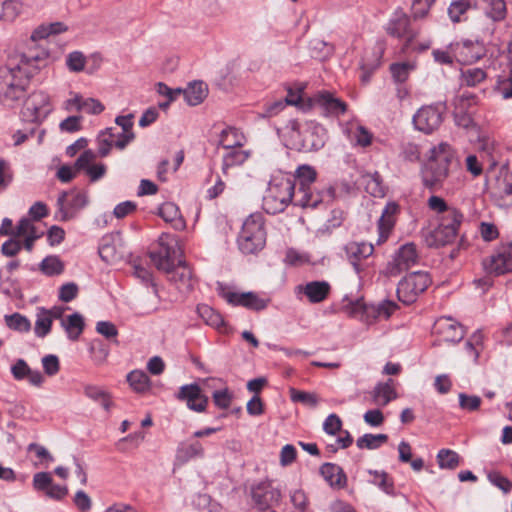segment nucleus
Wrapping results in <instances>:
<instances>
[{
    "label": "nucleus",
    "instance_id": "nucleus-1",
    "mask_svg": "<svg viewBox=\"0 0 512 512\" xmlns=\"http://www.w3.org/2000/svg\"><path fill=\"white\" fill-rule=\"evenodd\" d=\"M29 72L24 66H17L14 60L0 67V104L13 108L27 94L30 84Z\"/></svg>",
    "mask_w": 512,
    "mask_h": 512
},
{
    "label": "nucleus",
    "instance_id": "nucleus-2",
    "mask_svg": "<svg viewBox=\"0 0 512 512\" xmlns=\"http://www.w3.org/2000/svg\"><path fill=\"white\" fill-rule=\"evenodd\" d=\"M454 158V150L442 142L430 150L427 164L422 170V182L425 187L435 189L441 187L449 175V166Z\"/></svg>",
    "mask_w": 512,
    "mask_h": 512
},
{
    "label": "nucleus",
    "instance_id": "nucleus-3",
    "mask_svg": "<svg viewBox=\"0 0 512 512\" xmlns=\"http://www.w3.org/2000/svg\"><path fill=\"white\" fill-rule=\"evenodd\" d=\"M295 180L290 175L274 176L263 197V208L268 214L283 212L292 203L296 206Z\"/></svg>",
    "mask_w": 512,
    "mask_h": 512
},
{
    "label": "nucleus",
    "instance_id": "nucleus-4",
    "mask_svg": "<svg viewBox=\"0 0 512 512\" xmlns=\"http://www.w3.org/2000/svg\"><path fill=\"white\" fill-rule=\"evenodd\" d=\"M295 180L296 206L301 208H316L323 201V193L312 189L316 181V170L309 165H302L296 170L295 175H290Z\"/></svg>",
    "mask_w": 512,
    "mask_h": 512
},
{
    "label": "nucleus",
    "instance_id": "nucleus-5",
    "mask_svg": "<svg viewBox=\"0 0 512 512\" xmlns=\"http://www.w3.org/2000/svg\"><path fill=\"white\" fill-rule=\"evenodd\" d=\"M265 241L264 218L260 213H253L242 225L238 237L239 248L245 254H253L264 247Z\"/></svg>",
    "mask_w": 512,
    "mask_h": 512
},
{
    "label": "nucleus",
    "instance_id": "nucleus-6",
    "mask_svg": "<svg viewBox=\"0 0 512 512\" xmlns=\"http://www.w3.org/2000/svg\"><path fill=\"white\" fill-rule=\"evenodd\" d=\"M431 284V278L427 272L416 271L406 275L397 286V297L402 303L409 305L416 301Z\"/></svg>",
    "mask_w": 512,
    "mask_h": 512
},
{
    "label": "nucleus",
    "instance_id": "nucleus-7",
    "mask_svg": "<svg viewBox=\"0 0 512 512\" xmlns=\"http://www.w3.org/2000/svg\"><path fill=\"white\" fill-rule=\"evenodd\" d=\"M486 186L494 200L501 202L511 198L512 202V173L506 165H502L497 171L489 172Z\"/></svg>",
    "mask_w": 512,
    "mask_h": 512
},
{
    "label": "nucleus",
    "instance_id": "nucleus-8",
    "mask_svg": "<svg viewBox=\"0 0 512 512\" xmlns=\"http://www.w3.org/2000/svg\"><path fill=\"white\" fill-rule=\"evenodd\" d=\"M445 107L442 104L422 106L413 116L415 128L425 134L438 130L444 119Z\"/></svg>",
    "mask_w": 512,
    "mask_h": 512
},
{
    "label": "nucleus",
    "instance_id": "nucleus-9",
    "mask_svg": "<svg viewBox=\"0 0 512 512\" xmlns=\"http://www.w3.org/2000/svg\"><path fill=\"white\" fill-rule=\"evenodd\" d=\"M52 111L50 97L43 91H36L26 99L22 110L23 117L32 123H40Z\"/></svg>",
    "mask_w": 512,
    "mask_h": 512
},
{
    "label": "nucleus",
    "instance_id": "nucleus-10",
    "mask_svg": "<svg viewBox=\"0 0 512 512\" xmlns=\"http://www.w3.org/2000/svg\"><path fill=\"white\" fill-rule=\"evenodd\" d=\"M251 497L255 506L265 511L279 505L282 493L279 488L272 485L269 480L261 481L251 487Z\"/></svg>",
    "mask_w": 512,
    "mask_h": 512
},
{
    "label": "nucleus",
    "instance_id": "nucleus-11",
    "mask_svg": "<svg viewBox=\"0 0 512 512\" xmlns=\"http://www.w3.org/2000/svg\"><path fill=\"white\" fill-rule=\"evenodd\" d=\"M220 295L232 306H241L256 312L266 309L270 302L269 298H262L255 292L237 293L222 286Z\"/></svg>",
    "mask_w": 512,
    "mask_h": 512
},
{
    "label": "nucleus",
    "instance_id": "nucleus-12",
    "mask_svg": "<svg viewBox=\"0 0 512 512\" xmlns=\"http://www.w3.org/2000/svg\"><path fill=\"white\" fill-rule=\"evenodd\" d=\"M309 106L319 111L325 117H338L347 110V105L342 100L335 98L328 91H321L309 98Z\"/></svg>",
    "mask_w": 512,
    "mask_h": 512
},
{
    "label": "nucleus",
    "instance_id": "nucleus-13",
    "mask_svg": "<svg viewBox=\"0 0 512 512\" xmlns=\"http://www.w3.org/2000/svg\"><path fill=\"white\" fill-rule=\"evenodd\" d=\"M455 59L464 65L472 64L485 55L484 43L476 40H463L449 45Z\"/></svg>",
    "mask_w": 512,
    "mask_h": 512
},
{
    "label": "nucleus",
    "instance_id": "nucleus-14",
    "mask_svg": "<svg viewBox=\"0 0 512 512\" xmlns=\"http://www.w3.org/2000/svg\"><path fill=\"white\" fill-rule=\"evenodd\" d=\"M386 32L396 38H406L403 49L408 48L410 43L417 37L418 32L410 27V18L402 10H396L389 20Z\"/></svg>",
    "mask_w": 512,
    "mask_h": 512
},
{
    "label": "nucleus",
    "instance_id": "nucleus-15",
    "mask_svg": "<svg viewBox=\"0 0 512 512\" xmlns=\"http://www.w3.org/2000/svg\"><path fill=\"white\" fill-rule=\"evenodd\" d=\"M418 260V253L414 243L402 245L395 253L393 260L388 263L387 272L391 276H397L415 265Z\"/></svg>",
    "mask_w": 512,
    "mask_h": 512
},
{
    "label": "nucleus",
    "instance_id": "nucleus-16",
    "mask_svg": "<svg viewBox=\"0 0 512 512\" xmlns=\"http://www.w3.org/2000/svg\"><path fill=\"white\" fill-rule=\"evenodd\" d=\"M176 398L186 403L187 407L197 413L205 412L209 399L203 394L197 383L183 385L179 388Z\"/></svg>",
    "mask_w": 512,
    "mask_h": 512
},
{
    "label": "nucleus",
    "instance_id": "nucleus-17",
    "mask_svg": "<svg viewBox=\"0 0 512 512\" xmlns=\"http://www.w3.org/2000/svg\"><path fill=\"white\" fill-rule=\"evenodd\" d=\"M325 129L320 125L309 126L303 131L294 147L302 152L318 151L325 145Z\"/></svg>",
    "mask_w": 512,
    "mask_h": 512
},
{
    "label": "nucleus",
    "instance_id": "nucleus-18",
    "mask_svg": "<svg viewBox=\"0 0 512 512\" xmlns=\"http://www.w3.org/2000/svg\"><path fill=\"white\" fill-rule=\"evenodd\" d=\"M505 245H501L483 260V268L488 274L496 276L512 272V262L509 259Z\"/></svg>",
    "mask_w": 512,
    "mask_h": 512
},
{
    "label": "nucleus",
    "instance_id": "nucleus-19",
    "mask_svg": "<svg viewBox=\"0 0 512 512\" xmlns=\"http://www.w3.org/2000/svg\"><path fill=\"white\" fill-rule=\"evenodd\" d=\"M343 250L348 261L359 273L361 271L360 262L373 254L374 246L371 243L351 241L344 245Z\"/></svg>",
    "mask_w": 512,
    "mask_h": 512
},
{
    "label": "nucleus",
    "instance_id": "nucleus-20",
    "mask_svg": "<svg viewBox=\"0 0 512 512\" xmlns=\"http://www.w3.org/2000/svg\"><path fill=\"white\" fill-rule=\"evenodd\" d=\"M434 330L444 341L458 343L465 336V330L462 325L451 318H441L436 321Z\"/></svg>",
    "mask_w": 512,
    "mask_h": 512
},
{
    "label": "nucleus",
    "instance_id": "nucleus-21",
    "mask_svg": "<svg viewBox=\"0 0 512 512\" xmlns=\"http://www.w3.org/2000/svg\"><path fill=\"white\" fill-rule=\"evenodd\" d=\"M96 155L91 150H85L76 160L75 169L85 170L92 182L98 181L106 173V165L103 163L91 165Z\"/></svg>",
    "mask_w": 512,
    "mask_h": 512
},
{
    "label": "nucleus",
    "instance_id": "nucleus-22",
    "mask_svg": "<svg viewBox=\"0 0 512 512\" xmlns=\"http://www.w3.org/2000/svg\"><path fill=\"white\" fill-rule=\"evenodd\" d=\"M299 293L304 294L312 304L323 302L331 292V285L327 281H310L305 285L296 287Z\"/></svg>",
    "mask_w": 512,
    "mask_h": 512
},
{
    "label": "nucleus",
    "instance_id": "nucleus-23",
    "mask_svg": "<svg viewBox=\"0 0 512 512\" xmlns=\"http://www.w3.org/2000/svg\"><path fill=\"white\" fill-rule=\"evenodd\" d=\"M68 195V192L63 191L57 199V206L59 208L62 221H67L71 218L72 215L69 213V210H72L73 212L78 211L84 208L88 202L87 195L85 193L72 191L70 193L71 199L69 200L68 209H66L65 201Z\"/></svg>",
    "mask_w": 512,
    "mask_h": 512
},
{
    "label": "nucleus",
    "instance_id": "nucleus-24",
    "mask_svg": "<svg viewBox=\"0 0 512 512\" xmlns=\"http://www.w3.org/2000/svg\"><path fill=\"white\" fill-rule=\"evenodd\" d=\"M152 263L158 270L170 271L175 265V249L169 244L159 243L157 249L149 252Z\"/></svg>",
    "mask_w": 512,
    "mask_h": 512
},
{
    "label": "nucleus",
    "instance_id": "nucleus-25",
    "mask_svg": "<svg viewBox=\"0 0 512 512\" xmlns=\"http://www.w3.org/2000/svg\"><path fill=\"white\" fill-rule=\"evenodd\" d=\"M456 234L446 225H440L432 230L423 232V238L429 248H440L451 244L456 239Z\"/></svg>",
    "mask_w": 512,
    "mask_h": 512
},
{
    "label": "nucleus",
    "instance_id": "nucleus-26",
    "mask_svg": "<svg viewBox=\"0 0 512 512\" xmlns=\"http://www.w3.org/2000/svg\"><path fill=\"white\" fill-rule=\"evenodd\" d=\"M169 280L174 282L177 289L182 292H189L193 288V275L186 263L179 261L170 271L166 272Z\"/></svg>",
    "mask_w": 512,
    "mask_h": 512
},
{
    "label": "nucleus",
    "instance_id": "nucleus-27",
    "mask_svg": "<svg viewBox=\"0 0 512 512\" xmlns=\"http://www.w3.org/2000/svg\"><path fill=\"white\" fill-rule=\"evenodd\" d=\"M398 309L396 302L391 300H384L377 305H363V315L366 316L367 322H372L377 319L387 320Z\"/></svg>",
    "mask_w": 512,
    "mask_h": 512
},
{
    "label": "nucleus",
    "instance_id": "nucleus-28",
    "mask_svg": "<svg viewBox=\"0 0 512 512\" xmlns=\"http://www.w3.org/2000/svg\"><path fill=\"white\" fill-rule=\"evenodd\" d=\"M399 211V205L395 202H389L384 207L381 217L378 221V229H379V242L381 240H386L389 233L393 229L395 225V217Z\"/></svg>",
    "mask_w": 512,
    "mask_h": 512
},
{
    "label": "nucleus",
    "instance_id": "nucleus-29",
    "mask_svg": "<svg viewBox=\"0 0 512 512\" xmlns=\"http://www.w3.org/2000/svg\"><path fill=\"white\" fill-rule=\"evenodd\" d=\"M49 54L42 50L37 53L21 55L18 61H15L17 66H24L25 71L29 72V78L31 79L37 70L41 69L47 64Z\"/></svg>",
    "mask_w": 512,
    "mask_h": 512
},
{
    "label": "nucleus",
    "instance_id": "nucleus-30",
    "mask_svg": "<svg viewBox=\"0 0 512 512\" xmlns=\"http://www.w3.org/2000/svg\"><path fill=\"white\" fill-rule=\"evenodd\" d=\"M320 474L330 486L338 489L344 488L347 484V477L343 469L334 463H324L320 467Z\"/></svg>",
    "mask_w": 512,
    "mask_h": 512
},
{
    "label": "nucleus",
    "instance_id": "nucleus-31",
    "mask_svg": "<svg viewBox=\"0 0 512 512\" xmlns=\"http://www.w3.org/2000/svg\"><path fill=\"white\" fill-rule=\"evenodd\" d=\"M205 450L202 444L195 440L192 442L181 443L176 451V460L179 463H186L193 458H203Z\"/></svg>",
    "mask_w": 512,
    "mask_h": 512
},
{
    "label": "nucleus",
    "instance_id": "nucleus-32",
    "mask_svg": "<svg viewBox=\"0 0 512 512\" xmlns=\"http://www.w3.org/2000/svg\"><path fill=\"white\" fill-rule=\"evenodd\" d=\"M251 152L242 148L229 149L223 154L222 172L228 174L230 168L241 166L250 157Z\"/></svg>",
    "mask_w": 512,
    "mask_h": 512
},
{
    "label": "nucleus",
    "instance_id": "nucleus-33",
    "mask_svg": "<svg viewBox=\"0 0 512 512\" xmlns=\"http://www.w3.org/2000/svg\"><path fill=\"white\" fill-rule=\"evenodd\" d=\"M373 401L380 406H386L389 402L397 398L396 390L393 386V380L379 382L372 392Z\"/></svg>",
    "mask_w": 512,
    "mask_h": 512
},
{
    "label": "nucleus",
    "instance_id": "nucleus-34",
    "mask_svg": "<svg viewBox=\"0 0 512 512\" xmlns=\"http://www.w3.org/2000/svg\"><path fill=\"white\" fill-rule=\"evenodd\" d=\"M246 142L244 135L234 127L223 129L219 135L218 145L225 150L242 148Z\"/></svg>",
    "mask_w": 512,
    "mask_h": 512
},
{
    "label": "nucleus",
    "instance_id": "nucleus-35",
    "mask_svg": "<svg viewBox=\"0 0 512 512\" xmlns=\"http://www.w3.org/2000/svg\"><path fill=\"white\" fill-rule=\"evenodd\" d=\"M61 326L66 331L67 337L72 341H76L85 328L84 318L80 313L75 312L62 319Z\"/></svg>",
    "mask_w": 512,
    "mask_h": 512
},
{
    "label": "nucleus",
    "instance_id": "nucleus-36",
    "mask_svg": "<svg viewBox=\"0 0 512 512\" xmlns=\"http://www.w3.org/2000/svg\"><path fill=\"white\" fill-rule=\"evenodd\" d=\"M182 94L190 106L199 105L207 96V85L202 81H195L182 89Z\"/></svg>",
    "mask_w": 512,
    "mask_h": 512
},
{
    "label": "nucleus",
    "instance_id": "nucleus-37",
    "mask_svg": "<svg viewBox=\"0 0 512 512\" xmlns=\"http://www.w3.org/2000/svg\"><path fill=\"white\" fill-rule=\"evenodd\" d=\"M158 215L166 222L173 224L177 230L183 229L185 223L181 218L179 208L172 202H165L159 207Z\"/></svg>",
    "mask_w": 512,
    "mask_h": 512
},
{
    "label": "nucleus",
    "instance_id": "nucleus-38",
    "mask_svg": "<svg viewBox=\"0 0 512 512\" xmlns=\"http://www.w3.org/2000/svg\"><path fill=\"white\" fill-rule=\"evenodd\" d=\"M127 382L136 393H145L151 388V380L142 370H133L128 373Z\"/></svg>",
    "mask_w": 512,
    "mask_h": 512
},
{
    "label": "nucleus",
    "instance_id": "nucleus-39",
    "mask_svg": "<svg viewBox=\"0 0 512 512\" xmlns=\"http://www.w3.org/2000/svg\"><path fill=\"white\" fill-rule=\"evenodd\" d=\"M475 6L474 0H455L448 8V15L452 22L458 23L465 20V14Z\"/></svg>",
    "mask_w": 512,
    "mask_h": 512
},
{
    "label": "nucleus",
    "instance_id": "nucleus-40",
    "mask_svg": "<svg viewBox=\"0 0 512 512\" xmlns=\"http://www.w3.org/2000/svg\"><path fill=\"white\" fill-rule=\"evenodd\" d=\"M463 220V213L455 207L449 209L443 216H438V223L440 225H446L452 230V233L456 234V236L459 233V229Z\"/></svg>",
    "mask_w": 512,
    "mask_h": 512
},
{
    "label": "nucleus",
    "instance_id": "nucleus-41",
    "mask_svg": "<svg viewBox=\"0 0 512 512\" xmlns=\"http://www.w3.org/2000/svg\"><path fill=\"white\" fill-rule=\"evenodd\" d=\"M39 269L46 276H56L64 271V263L58 256L50 255L41 261Z\"/></svg>",
    "mask_w": 512,
    "mask_h": 512
},
{
    "label": "nucleus",
    "instance_id": "nucleus-42",
    "mask_svg": "<svg viewBox=\"0 0 512 512\" xmlns=\"http://www.w3.org/2000/svg\"><path fill=\"white\" fill-rule=\"evenodd\" d=\"M485 3V13L494 22H499L506 18L507 7L504 0H485Z\"/></svg>",
    "mask_w": 512,
    "mask_h": 512
},
{
    "label": "nucleus",
    "instance_id": "nucleus-43",
    "mask_svg": "<svg viewBox=\"0 0 512 512\" xmlns=\"http://www.w3.org/2000/svg\"><path fill=\"white\" fill-rule=\"evenodd\" d=\"M197 313L207 325L219 328L224 324L222 316L207 304H199Z\"/></svg>",
    "mask_w": 512,
    "mask_h": 512
},
{
    "label": "nucleus",
    "instance_id": "nucleus-44",
    "mask_svg": "<svg viewBox=\"0 0 512 512\" xmlns=\"http://www.w3.org/2000/svg\"><path fill=\"white\" fill-rule=\"evenodd\" d=\"M486 77V71L481 68H467L461 71V84L468 87H475L482 83Z\"/></svg>",
    "mask_w": 512,
    "mask_h": 512
},
{
    "label": "nucleus",
    "instance_id": "nucleus-45",
    "mask_svg": "<svg viewBox=\"0 0 512 512\" xmlns=\"http://www.w3.org/2000/svg\"><path fill=\"white\" fill-rule=\"evenodd\" d=\"M387 440L388 436L386 434L367 433L357 439L356 445L359 449L374 450L386 443Z\"/></svg>",
    "mask_w": 512,
    "mask_h": 512
},
{
    "label": "nucleus",
    "instance_id": "nucleus-46",
    "mask_svg": "<svg viewBox=\"0 0 512 512\" xmlns=\"http://www.w3.org/2000/svg\"><path fill=\"white\" fill-rule=\"evenodd\" d=\"M84 394L93 401H98L99 399L103 400V408L108 412L110 411L113 402L111 399V395L102 389L101 387L94 385H87L84 388Z\"/></svg>",
    "mask_w": 512,
    "mask_h": 512
},
{
    "label": "nucleus",
    "instance_id": "nucleus-47",
    "mask_svg": "<svg viewBox=\"0 0 512 512\" xmlns=\"http://www.w3.org/2000/svg\"><path fill=\"white\" fill-rule=\"evenodd\" d=\"M415 69V64L412 62H399L390 65V72L395 82L403 84Z\"/></svg>",
    "mask_w": 512,
    "mask_h": 512
},
{
    "label": "nucleus",
    "instance_id": "nucleus-48",
    "mask_svg": "<svg viewBox=\"0 0 512 512\" xmlns=\"http://www.w3.org/2000/svg\"><path fill=\"white\" fill-rule=\"evenodd\" d=\"M5 323L10 329L18 332H28L31 329V323L29 319L17 312L11 315H6Z\"/></svg>",
    "mask_w": 512,
    "mask_h": 512
},
{
    "label": "nucleus",
    "instance_id": "nucleus-49",
    "mask_svg": "<svg viewBox=\"0 0 512 512\" xmlns=\"http://www.w3.org/2000/svg\"><path fill=\"white\" fill-rule=\"evenodd\" d=\"M289 394L293 402H299L311 408H315L319 403L318 396L312 392H306L297 390L295 388H290Z\"/></svg>",
    "mask_w": 512,
    "mask_h": 512
},
{
    "label": "nucleus",
    "instance_id": "nucleus-50",
    "mask_svg": "<svg viewBox=\"0 0 512 512\" xmlns=\"http://www.w3.org/2000/svg\"><path fill=\"white\" fill-rule=\"evenodd\" d=\"M437 460L440 468L455 469L458 467L459 455L450 449H441L437 454Z\"/></svg>",
    "mask_w": 512,
    "mask_h": 512
},
{
    "label": "nucleus",
    "instance_id": "nucleus-51",
    "mask_svg": "<svg viewBox=\"0 0 512 512\" xmlns=\"http://www.w3.org/2000/svg\"><path fill=\"white\" fill-rule=\"evenodd\" d=\"M287 105H298V99L291 97H285V99L277 100L271 103H267L264 106V115L267 117L276 116L280 113Z\"/></svg>",
    "mask_w": 512,
    "mask_h": 512
},
{
    "label": "nucleus",
    "instance_id": "nucleus-52",
    "mask_svg": "<svg viewBox=\"0 0 512 512\" xmlns=\"http://www.w3.org/2000/svg\"><path fill=\"white\" fill-rule=\"evenodd\" d=\"M52 327V321L51 317L47 316L44 311H41V308L39 309V312L37 314V319L35 322L34 332L35 335L39 338H44L47 336Z\"/></svg>",
    "mask_w": 512,
    "mask_h": 512
},
{
    "label": "nucleus",
    "instance_id": "nucleus-53",
    "mask_svg": "<svg viewBox=\"0 0 512 512\" xmlns=\"http://www.w3.org/2000/svg\"><path fill=\"white\" fill-rule=\"evenodd\" d=\"M89 351L93 360L98 364L103 363L109 354L108 346L100 339L91 341Z\"/></svg>",
    "mask_w": 512,
    "mask_h": 512
},
{
    "label": "nucleus",
    "instance_id": "nucleus-54",
    "mask_svg": "<svg viewBox=\"0 0 512 512\" xmlns=\"http://www.w3.org/2000/svg\"><path fill=\"white\" fill-rule=\"evenodd\" d=\"M194 507L201 512H214L219 508V504L214 502L208 494H197L193 501Z\"/></svg>",
    "mask_w": 512,
    "mask_h": 512
},
{
    "label": "nucleus",
    "instance_id": "nucleus-55",
    "mask_svg": "<svg viewBox=\"0 0 512 512\" xmlns=\"http://www.w3.org/2000/svg\"><path fill=\"white\" fill-rule=\"evenodd\" d=\"M21 4L16 0H6L2 3L0 20L13 21L20 13Z\"/></svg>",
    "mask_w": 512,
    "mask_h": 512
},
{
    "label": "nucleus",
    "instance_id": "nucleus-56",
    "mask_svg": "<svg viewBox=\"0 0 512 512\" xmlns=\"http://www.w3.org/2000/svg\"><path fill=\"white\" fill-rule=\"evenodd\" d=\"M86 63L84 54L80 51H74L68 54L66 59L67 67L72 72H81Z\"/></svg>",
    "mask_w": 512,
    "mask_h": 512
},
{
    "label": "nucleus",
    "instance_id": "nucleus-57",
    "mask_svg": "<svg viewBox=\"0 0 512 512\" xmlns=\"http://www.w3.org/2000/svg\"><path fill=\"white\" fill-rule=\"evenodd\" d=\"M309 47L313 57L319 59H323L332 53V46L320 39L312 40Z\"/></svg>",
    "mask_w": 512,
    "mask_h": 512
},
{
    "label": "nucleus",
    "instance_id": "nucleus-58",
    "mask_svg": "<svg viewBox=\"0 0 512 512\" xmlns=\"http://www.w3.org/2000/svg\"><path fill=\"white\" fill-rule=\"evenodd\" d=\"M67 30V27L61 22H55L49 24L47 27H41L34 31L32 38H45L49 35H57Z\"/></svg>",
    "mask_w": 512,
    "mask_h": 512
},
{
    "label": "nucleus",
    "instance_id": "nucleus-59",
    "mask_svg": "<svg viewBox=\"0 0 512 512\" xmlns=\"http://www.w3.org/2000/svg\"><path fill=\"white\" fill-rule=\"evenodd\" d=\"M212 398L214 404L220 408V409H227L233 399L232 393L229 391L228 388H224L221 390H215L212 393Z\"/></svg>",
    "mask_w": 512,
    "mask_h": 512
},
{
    "label": "nucleus",
    "instance_id": "nucleus-60",
    "mask_svg": "<svg viewBox=\"0 0 512 512\" xmlns=\"http://www.w3.org/2000/svg\"><path fill=\"white\" fill-rule=\"evenodd\" d=\"M96 331L104 336L108 340L114 339L117 342L116 337L118 335L117 327L110 321H99L96 323Z\"/></svg>",
    "mask_w": 512,
    "mask_h": 512
},
{
    "label": "nucleus",
    "instance_id": "nucleus-61",
    "mask_svg": "<svg viewBox=\"0 0 512 512\" xmlns=\"http://www.w3.org/2000/svg\"><path fill=\"white\" fill-rule=\"evenodd\" d=\"M323 430L329 435H336L342 430V420L336 414H330L323 423Z\"/></svg>",
    "mask_w": 512,
    "mask_h": 512
},
{
    "label": "nucleus",
    "instance_id": "nucleus-62",
    "mask_svg": "<svg viewBox=\"0 0 512 512\" xmlns=\"http://www.w3.org/2000/svg\"><path fill=\"white\" fill-rule=\"evenodd\" d=\"M481 404V398L476 395L459 394V405L462 409L468 411H476Z\"/></svg>",
    "mask_w": 512,
    "mask_h": 512
},
{
    "label": "nucleus",
    "instance_id": "nucleus-63",
    "mask_svg": "<svg viewBox=\"0 0 512 512\" xmlns=\"http://www.w3.org/2000/svg\"><path fill=\"white\" fill-rule=\"evenodd\" d=\"M290 501L293 506L301 512H307L308 500L302 489H295L290 492Z\"/></svg>",
    "mask_w": 512,
    "mask_h": 512
},
{
    "label": "nucleus",
    "instance_id": "nucleus-64",
    "mask_svg": "<svg viewBox=\"0 0 512 512\" xmlns=\"http://www.w3.org/2000/svg\"><path fill=\"white\" fill-rule=\"evenodd\" d=\"M78 295V286L74 282L63 284L59 289V299L65 303L71 302Z\"/></svg>",
    "mask_w": 512,
    "mask_h": 512
}]
</instances>
